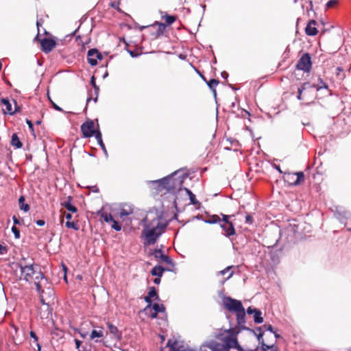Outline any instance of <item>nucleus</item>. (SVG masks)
<instances>
[{"label": "nucleus", "instance_id": "nucleus-1", "mask_svg": "<svg viewBox=\"0 0 351 351\" xmlns=\"http://www.w3.org/2000/svg\"><path fill=\"white\" fill-rule=\"evenodd\" d=\"M16 269H19L21 276L20 279H24L25 281L29 282H34L36 289L40 294V302L46 305L47 308L49 307V303L53 299V289L48 288L47 294L48 298H45L43 295L45 291L42 289V287L40 280L44 278L43 272L39 269V267L36 265L30 264L25 265L23 261H20L15 264Z\"/></svg>", "mask_w": 351, "mask_h": 351}, {"label": "nucleus", "instance_id": "nucleus-2", "mask_svg": "<svg viewBox=\"0 0 351 351\" xmlns=\"http://www.w3.org/2000/svg\"><path fill=\"white\" fill-rule=\"evenodd\" d=\"M216 338L223 343L210 341L206 347L212 351H229L230 348H241L237 339V333L232 328L224 330L215 335Z\"/></svg>", "mask_w": 351, "mask_h": 351}, {"label": "nucleus", "instance_id": "nucleus-3", "mask_svg": "<svg viewBox=\"0 0 351 351\" xmlns=\"http://www.w3.org/2000/svg\"><path fill=\"white\" fill-rule=\"evenodd\" d=\"M166 224L161 222V219L159 217L154 218L150 223L146 225L143 230V234L145 236L146 243L147 245L154 244L158 238L165 231Z\"/></svg>", "mask_w": 351, "mask_h": 351}, {"label": "nucleus", "instance_id": "nucleus-4", "mask_svg": "<svg viewBox=\"0 0 351 351\" xmlns=\"http://www.w3.org/2000/svg\"><path fill=\"white\" fill-rule=\"evenodd\" d=\"M223 304L227 310L236 313L237 322L239 326L245 323V311L241 301L230 297H225L223 300Z\"/></svg>", "mask_w": 351, "mask_h": 351}, {"label": "nucleus", "instance_id": "nucleus-5", "mask_svg": "<svg viewBox=\"0 0 351 351\" xmlns=\"http://www.w3.org/2000/svg\"><path fill=\"white\" fill-rule=\"evenodd\" d=\"M182 180H176L173 175L153 182L157 184L158 190L166 189L168 191L175 190L182 184Z\"/></svg>", "mask_w": 351, "mask_h": 351}, {"label": "nucleus", "instance_id": "nucleus-6", "mask_svg": "<svg viewBox=\"0 0 351 351\" xmlns=\"http://www.w3.org/2000/svg\"><path fill=\"white\" fill-rule=\"evenodd\" d=\"M221 215V222L220 227L224 230L225 235L226 237H231L236 234V230L233 223L231 221V219L235 217L234 215Z\"/></svg>", "mask_w": 351, "mask_h": 351}, {"label": "nucleus", "instance_id": "nucleus-7", "mask_svg": "<svg viewBox=\"0 0 351 351\" xmlns=\"http://www.w3.org/2000/svg\"><path fill=\"white\" fill-rule=\"evenodd\" d=\"M283 179L289 185L298 186L304 181V174L302 171L296 173H285Z\"/></svg>", "mask_w": 351, "mask_h": 351}, {"label": "nucleus", "instance_id": "nucleus-8", "mask_svg": "<svg viewBox=\"0 0 351 351\" xmlns=\"http://www.w3.org/2000/svg\"><path fill=\"white\" fill-rule=\"evenodd\" d=\"M81 132L84 138H90L95 136L99 129L95 128V123L91 119H88L80 127Z\"/></svg>", "mask_w": 351, "mask_h": 351}, {"label": "nucleus", "instance_id": "nucleus-9", "mask_svg": "<svg viewBox=\"0 0 351 351\" xmlns=\"http://www.w3.org/2000/svg\"><path fill=\"white\" fill-rule=\"evenodd\" d=\"M296 68L304 72L308 73L312 68L311 58L308 53H304L298 60Z\"/></svg>", "mask_w": 351, "mask_h": 351}, {"label": "nucleus", "instance_id": "nucleus-10", "mask_svg": "<svg viewBox=\"0 0 351 351\" xmlns=\"http://www.w3.org/2000/svg\"><path fill=\"white\" fill-rule=\"evenodd\" d=\"M87 58L90 65L95 66L97 64V60H101L103 56L97 49H92L88 51Z\"/></svg>", "mask_w": 351, "mask_h": 351}, {"label": "nucleus", "instance_id": "nucleus-11", "mask_svg": "<svg viewBox=\"0 0 351 351\" xmlns=\"http://www.w3.org/2000/svg\"><path fill=\"white\" fill-rule=\"evenodd\" d=\"M1 101L3 106L5 107V109H3L5 114H14V113L21 110V107L17 106L16 101L15 100H14L15 104L14 110H12V104L8 99L3 98L1 99Z\"/></svg>", "mask_w": 351, "mask_h": 351}, {"label": "nucleus", "instance_id": "nucleus-12", "mask_svg": "<svg viewBox=\"0 0 351 351\" xmlns=\"http://www.w3.org/2000/svg\"><path fill=\"white\" fill-rule=\"evenodd\" d=\"M40 41L41 49L46 53L51 52L56 46V42L51 38H43Z\"/></svg>", "mask_w": 351, "mask_h": 351}, {"label": "nucleus", "instance_id": "nucleus-13", "mask_svg": "<svg viewBox=\"0 0 351 351\" xmlns=\"http://www.w3.org/2000/svg\"><path fill=\"white\" fill-rule=\"evenodd\" d=\"M154 256L156 258H160L162 262H164L168 265L173 266V261L167 255L163 254L162 250L156 249L153 253Z\"/></svg>", "mask_w": 351, "mask_h": 351}, {"label": "nucleus", "instance_id": "nucleus-14", "mask_svg": "<svg viewBox=\"0 0 351 351\" xmlns=\"http://www.w3.org/2000/svg\"><path fill=\"white\" fill-rule=\"evenodd\" d=\"M247 313L250 315L254 314V321L256 324H261L263 322V318L261 316V312L257 308H253L251 306L247 309Z\"/></svg>", "mask_w": 351, "mask_h": 351}, {"label": "nucleus", "instance_id": "nucleus-15", "mask_svg": "<svg viewBox=\"0 0 351 351\" xmlns=\"http://www.w3.org/2000/svg\"><path fill=\"white\" fill-rule=\"evenodd\" d=\"M167 346L169 347L170 351H193L185 348L183 345H178L177 341H172L171 340H169Z\"/></svg>", "mask_w": 351, "mask_h": 351}, {"label": "nucleus", "instance_id": "nucleus-16", "mask_svg": "<svg viewBox=\"0 0 351 351\" xmlns=\"http://www.w3.org/2000/svg\"><path fill=\"white\" fill-rule=\"evenodd\" d=\"M317 24V21H315V20H311L306 28H305V33L308 35V36H315L317 35V34L318 33V31L315 27Z\"/></svg>", "mask_w": 351, "mask_h": 351}, {"label": "nucleus", "instance_id": "nucleus-17", "mask_svg": "<svg viewBox=\"0 0 351 351\" xmlns=\"http://www.w3.org/2000/svg\"><path fill=\"white\" fill-rule=\"evenodd\" d=\"M107 326H108V328L110 332L112 335H113V336L114 337L115 339H117V340L121 339V338H122L121 332H119V330H118V328L116 326L113 325L112 324H111L110 322H108Z\"/></svg>", "mask_w": 351, "mask_h": 351}, {"label": "nucleus", "instance_id": "nucleus-18", "mask_svg": "<svg viewBox=\"0 0 351 351\" xmlns=\"http://www.w3.org/2000/svg\"><path fill=\"white\" fill-rule=\"evenodd\" d=\"M64 216L66 217V219H67V221L66 222V227L67 228H72L73 230H77L79 229L77 223L74 221H70V220L72 219V215L70 214V213H66L65 212L64 213Z\"/></svg>", "mask_w": 351, "mask_h": 351}, {"label": "nucleus", "instance_id": "nucleus-19", "mask_svg": "<svg viewBox=\"0 0 351 351\" xmlns=\"http://www.w3.org/2000/svg\"><path fill=\"white\" fill-rule=\"evenodd\" d=\"M207 85L212 90L213 95L215 97L217 95V90L215 89V87L219 84V82L217 80L212 79L209 80L208 82H206Z\"/></svg>", "mask_w": 351, "mask_h": 351}, {"label": "nucleus", "instance_id": "nucleus-20", "mask_svg": "<svg viewBox=\"0 0 351 351\" xmlns=\"http://www.w3.org/2000/svg\"><path fill=\"white\" fill-rule=\"evenodd\" d=\"M133 212H134L133 208L131 206H128L123 207L121 209L119 215L121 217H127V216L132 215L133 213Z\"/></svg>", "mask_w": 351, "mask_h": 351}, {"label": "nucleus", "instance_id": "nucleus-21", "mask_svg": "<svg viewBox=\"0 0 351 351\" xmlns=\"http://www.w3.org/2000/svg\"><path fill=\"white\" fill-rule=\"evenodd\" d=\"M11 145L15 147L16 148H21L23 146V144L21 142L19 136L15 133L13 134L12 136Z\"/></svg>", "mask_w": 351, "mask_h": 351}, {"label": "nucleus", "instance_id": "nucleus-22", "mask_svg": "<svg viewBox=\"0 0 351 351\" xmlns=\"http://www.w3.org/2000/svg\"><path fill=\"white\" fill-rule=\"evenodd\" d=\"M165 269L162 267L160 265H156L151 271V274L152 276L161 277L162 276V274L164 272Z\"/></svg>", "mask_w": 351, "mask_h": 351}, {"label": "nucleus", "instance_id": "nucleus-23", "mask_svg": "<svg viewBox=\"0 0 351 351\" xmlns=\"http://www.w3.org/2000/svg\"><path fill=\"white\" fill-rule=\"evenodd\" d=\"M61 206L66 208L69 212L75 213L77 212V208L71 204L69 202H64L61 203Z\"/></svg>", "mask_w": 351, "mask_h": 351}, {"label": "nucleus", "instance_id": "nucleus-24", "mask_svg": "<svg viewBox=\"0 0 351 351\" xmlns=\"http://www.w3.org/2000/svg\"><path fill=\"white\" fill-rule=\"evenodd\" d=\"M318 80H319V84H313L311 86V87L316 88L317 90H319L322 88H325V89L328 88V84L326 83H325L322 78L319 77Z\"/></svg>", "mask_w": 351, "mask_h": 351}, {"label": "nucleus", "instance_id": "nucleus-25", "mask_svg": "<svg viewBox=\"0 0 351 351\" xmlns=\"http://www.w3.org/2000/svg\"><path fill=\"white\" fill-rule=\"evenodd\" d=\"M25 197L24 196H21L19 199V204L20 206V209L24 210L25 212H27L29 210V206L27 204H25Z\"/></svg>", "mask_w": 351, "mask_h": 351}, {"label": "nucleus", "instance_id": "nucleus-26", "mask_svg": "<svg viewBox=\"0 0 351 351\" xmlns=\"http://www.w3.org/2000/svg\"><path fill=\"white\" fill-rule=\"evenodd\" d=\"M310 86V84L308 83H303L300 88H298V99L299 100L302 99V93L304 90H306L308 87Z\"/></svg>", "mask_w": 351, "mask_h": 351}, {"label": "nucleus", "instance_id": "nucleus-27", "mask_svg": "<svg viewBox=\"0 0 351 351\" xmlns=\"http://www.w3.org/2000/svg\"><path fill=\"white\" fill-rule=\"evenodd\" d=\"M97 143H99V145H100L101 148L106 152V147H105V145L102 141V134H101V132L100 131H98L97 134L95 136Z\"/></svg>", "mask_w": 351, "mask_h": 351}, {"label": "nucleus", "instance_id": "nucleus-28", "mask_svg": "<svg viewBox=\"0 0 351 351\" xmlns=\"http://www.w3.org/2000/svg\"><path fill=\"white\" fill-rule=\"evenodd\" d=\"M104 336V332L102 330H93L90 335V339L93 340L95 338H101Z\"/></svg>", "mask_w": 351, "mask_h": 351}, {"label": "nucleus", "instance_id": "nucleus-29", "mask_svg": "<svg viewBox=\"0 0 351 351\" xmlns=\"http://www.w3.org/2000/svg\"><path fill=\"white\" fill-rule=\"evenodd\" d=\"M162 19H164L165 20V22H166V25H171L172 23H173L176 19H177V16H173V15H168V14H165L162 16Z\"/></svg>", "mask_w": 351, "mask_h": 351}, {"label": "nucleus", "instance_id": "nucleus-30", "mask_svg": "<svg viewBox=\"0 0 351 351\" xmlns=\"http://www.w3.org/2000/svg\"><path fill=\"white\" fill-rule=\"evenodd\" d=\"M147 295L151 298H154L156 300H160L159 296L154 287H149V291L148 292Z\"/></svg>", "mask_w": 351, "mask_h": 351}, {"label": "nucleus", "instance_id": "nucleus-31", "mask_svg": "<svg viewBox=\"0 0 351 351\" xmlns=\"http://www.w3.org/2000/svg\"><path fill=\"white\" fill-rule=\"evenodd\" d=\"M101 218L104 221L109 223H112V221L114 220V218L112 216V215L110 213H106V212L101 213Z\"/></svg>", "mask_w": 351, "mask_h": 351}, {"label": "nucleus", "instance_id": "nucleus-32", "mask_svg": "<svg viewBox=\"0 0 351 351\" xmlns=\"http://www.w3.org/2000/svg\"><path fill=\"white\" fill-rule=\"evenodd\" d=\"M157 25L158 26V29L157 31V36L162 34L166 29L167 25L160 22H156L154 24V25ZM152 26H154V25Z\"/></svg>", "mask_w": 351, "mask_h": 351}, {"label": "nucleus", "instance_id": "nucleus-33", "mask_svg": "<svg viewBox=\"0 0 351 351\" xmlns=\"http://www.w3.org/2000/svg\"><path fill=\"white\" fill-rule=\"evenodd\" d=\"M152 308L156 313H163L165 311V307L163 304H159L158 303H154L152 306Z\"/></svg>", "mask_w": 351, "mask_h": 351}, {"label": "nucleus", "instance_id": "nucleus-34", "mask_svg": "<svg viewBox=\"0 0 351 351\" xmlns=\"http://www.w3.org/2000/svg\"><path fill=\"white\" fill-rule=\"evenodd\" d=\"M262 349L263 351H278V348L274 345L267 346L265 343L262 344Z\"/></svg>", "mask_w": 351, "mask_h": 351}, {"label": "nucleus", "instance_id": "nucleus-35", "mask_svg": "<svg viewBox=\"0 0 351 351\" xmlns=\"http://www.w3.org/2000/svg\"><path fill=\"white\" fill-rule=\"evenodd\" d=\"M208 222L210 223H219L220 224L221 222V219L220 218L219 216H218L217 215H214L210 217Z\"/></svg>", "mask_w": 351, "mask_h": 351}, {"label": "nucleus", "instance_id": "nucleus-36", "mask_svg": "<svg viewBox=\"0 0 351 351\" xmlns=\"http://www.w3.org/2000/svg\"><path fill=\"white\" fill-rule=\"evenodd\" d=\"M90 84L93 86L94 89H95V94L97 95H98V92L99 90V86L96 84V82H95V77L94 75H93L90 78Z\"/></svg>", "mask_w": 351, "mask_h": 351}, {"label": "nucleus", "instance_id": "nucleus-37", "mask_svg": "<svg viewBox=\"0 0 351 351\" xmlns=\"http://www.w3.org/2000/svg\"><path fill=\"white\" fill-rule=\"evenodd\" d=\"M111 223V228L117 231H120L121 230V226L116 221L113 220Z\"/></svg>", "mask_w": 351, "mask_h": 351}, {"label": "nucleus", "instance_id": "nucleus-38", "mask_svg": "<svg viewBox=\"0 0 351 351\" xmlns=\"http://www.w3.org/2000/svg\"><path fill=\"white\" fill-rule=\"evenodd\" d=\"M190 199V203L193 205H199V202L197 200L195 194L191 193L190 196H189Z\"/></svg>", "mask_w": 351, "mask_h": 351}, {"label": "nucleus", "instance_id": "nucleus-39", "mask_svg": "<svg viewBox=\"0 0 351 351\" xmlns=\"http://www.w3.org/2000/svg\"><path fill=\"white\" fill-rule=\"evenodd\" d=\"M47 97H48V99H49V100L50 101V102H51V105H52L53 108L55 110H58V111H59V112H63L62 108H61L60 106H58L56 104H55V103L51 100V99L50 98V97H49V93H47Z\"/></svg>", "mask_w": 351, "mask_h": 351}, {"label": "nucleus", "instance_id": "nucleus-40", "mask_svg": "<svg viewBox=\"0 0 351 351\" xmlns=\"http://www.w3.org/2000/svg\"><path fill=\"white\" fill-rule=\"evenodd\" d=\"M338 0H330L327 2L326 6L327 8H331L338 3Z\"/></svg>", "mask_w": 351, "mask_h": 351}, {"label": "nucleus", "instance_id": "nucleus-41", "mask_svg": "<svg viewBox=\"0 0 351 351\" xmlns=\"http://www.w3.org/2000/svg\"><path fill=\"white\" fill-rule=\"evenodd\" d=\"M12 232L14 234V237L16 239L20 238V231H19V228H17L15 226H12Z\"/></svg>", "mask_w": 351, "mask_h": 351}, {"label": "nucleus", "instance_id": "nucleus-42", "mask_svg": "<svg viewBox=\"0 0 351 351\" xmlns=\"http://www.w3.org/2000/svg\"><path fill=\"white\" fill-rule=\"evenodd\" d=\"M119 4H120V1L119 0H116V1H114L112 2H111L110 3V7L114 8V9H117V10H120L119 6Z\"/></svg>", "mask_w": 351, "mask_h": 351}, {"label": "nucleus", "instance_id": "nucleus-43", "mask_svg": "<svg viewBox=\"0 0 351 351\" xmlns=\"http://www.w3.org/2000/svg\"><path fill=\"white\" fill-rule=\"evenodd\" d=\"M144 300L147 303V306L145 308V310H147L148 308H149L152 306V298H149L148 295H146L144 298Z\"/></svg>", "mask_w": 351, "mask_h": 351}, {"label": "nucleus", "instance_id": "nucleus-44", "mask_svg": "<svg viewBox=\"0 0 351 351\" xmlns=\"http://www.w3.org/2000/svg\"><path fill=\"white\" fill-rule=\"evenodd\" d=\"M245 223L248 224H252L253 223V217L250 215H246Z\"/></svg>", "mask_w": 351, "mask_h": 351}, {"label": "nucleus", "instance_id": "nucleus-45", "mask_svg": "<svg viewBox=\"0 0 351 351\" xmlns=\"http://www.w3.org/2000/svg\"><path fill=\"white\" fill-rule=\"evenodd\" d=\"M26 123L28 125V127H29V130H31V132H34V125H33V123H32V121L27 119Z\"/></svg>", "mask_w": 351, "mask_h": 351}, {"label": "nucleus", "instance_id": "nucleus-46", "mask_svg": "<svg viewBox=\"0 0 351 351\" xmlns=\"http://www.w3.org/2000/svg\"><path fill=\"white\" fill-rule=\"evenodd\" d=\"M289 227L291 228V230L293 232H296L298 231V225L297 224H289Z\"/></svg>", "mask_w": 351, "mask_h": 351}, {"label": "nucleus", "instance_id": "nucleus-47", "mask_svg": "<svg viewBox=\"0 0 351 351\" xmlns=\"http://www.w3.org/2000/svg\"><path fill=\"white\" fill-rule=\"evenodd\" d=\"M263 327L265 328V330L274 333V328H273V326L271 325H270V324H265L263 326Z\"/></svg>", "mask_w": 351, "mask_h": 351}, {"label": "nucleus", "instance_id": "nucleus-48", "mask_svg": "<svg viewBox=\"0 0 351 351\" xmlns=\"http://www.w3.org/2000/svg\"><path fill=\"white\" fill-rule=\"evenodd\" d=\"M231 268H232V266H228V267H227L226 268H225L224 269L221 270V271H220V274H221V275H224V274H226L227 272H228V271L231 269Z\"/></svg>", "mask_w": 351, "mask_h": 351}, {"label": "nucleus", "instance_id": "nucleus-49", "mask_svg": "<svg viewBox=\"0 0 351 351\" xmlns=\"http://www.w3.org/2000/svg\"><path fill=\"white\" fill-rule=\"evenodd\" d=\"M36 223L38 226H43L45 224V221L44 220H43V219H38V220L36 221Z\"/></svg>", "mask_w": 351, "mask_h": 351}, {"label": "nucleus", "instance_id": "nucleus-50", "mask_svg": "<svg viewBox=\"0 0 351 351\" xmlns=\"http://www.w3.org/2000/svg\"><path fill=\"white\" fill-rule=\"evenodd\" d=\"M75 343L76 348L79 349L81 346L82 341H80L79 339H75Z\"/></svg>", "mask_w": 351, "mask_h": 351}, {"label": "nucleus", "instance_id": "nucleus-51", "mask_svg": "<svg viewBox=\"0 0 351 351\" xmlns=\"http://www.w3.org/2000/svg\"><path fill=\"white\" fill-rule=\"evenodd\" d=\"M29 335H30V337L34 339L35 341H38V337L34 331H31Z\"/></svg>", "mask_w": 351, "mask_h": 351}, {"label": "nucleus", "instance_id": "nucleus-52", "mask_svg": "<svg viewBox=\"0 0 351 351\" xmlns=\"http://www.w3.org/2000/svg\"><path fill=\"white\" fill-rule=\"evenodd\" d=\"M157 316H158V313H156V311H154L153 313H152L150 314V317L152 318V319L156 318Z\"/></svg>", "mask_w": 351, "mask_h": 351}, {"label": "nucleus", "instance_id": "nucleus-53", "mask_svg": "<svg viewBox=\"0 0 351 351\" xmlns=\"http://www.w3.org/2000/svg\"><path fill=\"white\" fill-rule=\"evenodd\" d=\"M154 282L156 285L159 284L160 282V277L155 278Z\"/></svg>", "mask_w": 351, "mask_h": 351}, {"label": "nucleus", "instance_id": "nucleus-54", "mask_svg": "<svg viewBox=\"0 0 351 351\" xmlns=\"http://www.w3.org/2000/svg\"><path fill=\"white\" fill-rule=\"evenodd\" d=\"M12 219H13V221H14V224L19 223V221L18 220V219L16 218V216H13Z\"/></svg>", "mask_w": 351, "mask_h": 351}, {"label": "nucleus", "instance_id": "nucleus-55", "mask_svg": "<svg viewBox=\"0 0 351 351\" xmlns=\"http://www.w3.org/2000/svg\"><path fill=\"white\" fill-rule=\"evenodd\" d=\"M184 191L189 196H190L191 193H193L192 191L187 188H184Z\"/></svg>", "mask_w": 351, "mask_h": 351}, {"label": "nucleus", "instance_id": "nucleus-56", "mask_svg": "<svg viewBox=\"0 0 351 351\" xmlns=\"http://www.w3.org/2000/svg\"><path fill=\"white\" fill-rule=\"evenodd\" d=\"M221 76H222L223 77H224V78H227V77H228V73H226V71H223V72L221 73Z\"/></svg>", "mask_w": 351, "mask_h": 351}, {"label": "nucleus", "instance_id": "nucleus-57", "mask_svg": "<svg viewBox=\"0 0 351 351\" xmlns=\"http://www.w3.org/2000/svg\"><path fill=\"white\" fill-rule=\"evenodd\" d=\"M129 51L130 54L132 57H135V56H137V53H135V52H134V51Z\"/></svg>", "mask_w": 351, "mask_h": 351}, {"label": "nucleus", "instance_id": "nucleus-58", "mask_svg": "<svg viewBox=\"0 0 351 351\" xmlns=\"http://www.w3.org/2000/svg\"><path fill=\"white\" fill-rule=\"evenodd\" d=\"M5 250V247L0 245V254H3V252L1 250Z\"/></svg>", "mask_w": 351, "mask_h": 351}, {"label": "nucleus", "instance_id": "nucleus-59", "mask_svg": "<svg viewBox=\"0 0 351 351\" xmlns=\"http://www.w3.org/2000/svg\"><path fill=\"white\" fill-rule=\"evenodd\" d=\"M263 332H261L258 336V339L260 340V339L263 337Z\"/></svg>", "mask_w": 351, "mask_h": 351}, {"label": "nucleus", "instance_id": "nucleus-60", "mask_svg": "<svg viewBox=\"0 0 351 351\" xmlns=\"http://www.w3.org/2000/svg\"><path fill=\"white\" fill-rule=\"evenodd\" d=\"M71 200H72L71 196H68L67 197V200L66 202H69L70 203H71Z\"/></svg>", "mask_w": 351, "mask_h": 351}, {"label": "nucleus", "instance_id": "nucleus-61", "mask_svg": "<svg viewBox=\"0 0 351 351\" xmlns=\"http://www.w3.org/2000/svg\"><path fill=\"white\" fill-rule=\"evenodd\" d=\"M233 274H234V272H233V271H231V272L229 274L228 276L227 277V279H229L230 278H231V277H232V276L233 275Z\"/></svg>", "mask_w": 351, "mask_h": 351}, {"label": "nucleus", "instance_id": "nucleus-62", "mask_svg": "<svg viewBox=\"0 0 351 351\" xmlns=\"http://www.w3.org/2000/svg\"><path fill=\"white\" fill-rule=\"evenodd\" d=\"M80 336L83 338H84L86 336V333H82L80 332Z\"/></svg>", "mask_w": 351, "mask_h": 351}, {"label": "nucleus", "instance_id": "nucleus-63", "mask_svg": "<svg viewBox=\"0 0 351 351\" xmlns=\"http://www.w3.org/2000/svg\"><path fill=\"white\" fill-rule=\"evenodd\" d=\"M200 76L203 79L204 81L207 82L205 77L203 75L200 74Z\"/></svg>", "mask_w": 351, "mask_h": 351}, {"label": "nucleus", "instance_id": "nucleus-64", "mask_svg": "<svg viewBox=\"0 0 351 351\" xmlns=\"http://www.w3.org/2000/svg\"><path fill=\"white\" fill-rule=\"evenodd\" d=\"M274 335H275V337H276V338H279V337H280V335H278V334H276V333H275V332H274Z\"/></svg>", "mask_w": 351, "mask_h": 351}]
</instances>
